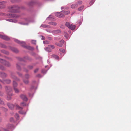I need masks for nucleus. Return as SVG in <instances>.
I'll use <instances>...</instances> for the list:
<instances>
[{"mask_svg": "<svg viewBox=\"0 0 131 131\" xmlns=\"http://www.w3.org/2000/svg\"><path fill=\"white\" fill-rule=\"evenodd\" d=\"M21 106H26V104L25 103L23 102L20 104Z\"/></svg>", "mask_w": 131, "mask_h": 131, "instance_id": "obj_32", "label": "nucleus"}, {"mask_svg": "<svg viewBox=\"0 0 131 131\" xmlns=\"http://www.w3.org/2000/svg\"><path fill=\"white\" fill-rule=\"evenodd\" d=\"M3 13H0V15H1Z\"/></svg>", "mask_w": 131, "mask_h": 131, "instance_id": "obj_58", "label": "nucleus"}, {"mask_svg": "<svg viewBox=\"0 0 131 131\" xmlns=\"http://www.w3.org/2000/svg\"><path fill=\"white\" fill-rule=\"evenodd\" d=\"M29 75L28 74H26L25 75V78L26 79H28L29 78Z\"/></svg>", "mask_w": 131, "mask_h": 131, "instance_id": "obj_42", "label": "nucleus"}, {"mask_svg": "<svg viewBox=\"0 0 131 131\" xmlns=\"http://www.w3.org/2000/svg\"><path fill=\"white\" fill-rule=\"evenodd\" d=\"M41 27L45 28H50V26L45 24H42L41 25Z\"/></svg>", "mask_w": 131, "mask_h": 131, "instance_id": "obj_14", "label": "nucleus"}, {"mask_svg": "<svg viewBox=\"0 0 131 131\" xmlns=\"http://www.w3.org/2000/svg\"><path fill=\"white\" fill-rule=\"evenodd\" d=\"M55 48L54 46L52 45H49L47 47H46L45 48V50L49 52L51 51L52 50Z\"/></svg>", "mask_w": 131, "mask_h": 131, "instance_id": "obj_3", "label": "nucleus"}, {"mask_svg": "<svg viewBox=\"0 0 131 131\" xmlns=\"http://www.w3.org/2000/svg\"><path fill=\"white\" fill-rule=\"evenodd\" d=\"M0 68L2 70H4L5 69V68L2 66H0Z\"/></svg>", "mask_w": 131, "mask_h": 131, "instance_id": "obj_36", "label": "nucleus"}, {"mask_svg": "<svg viewBox=\"0 0 131 131\" xmlns=\"http://www.w3.org/2000/svg\"><path fill=\"white\" fill-rule=\"evenodd\" d=\"M17 69L18 70H20L21 69L20 68V67L18 64H17Z\"/></svg>", "mask_w": 131, "mask_h": 131, "instance_id": "obj_41", "label": "nucleus"}, {"mask_svg": "<svg viewBox=\"0 0 131 131\" xmlns=\"http://www.w3.org/2000/svg\"><path fill=\"white\" fill-rule=\"evenodd\" d=\"M62 12L63 14H64V15H66L70 13V11H65L62 10Z\"/></svg>", "mask_w": 131, "mask_h": 131, "instance_id": "obj_17", "label": "nucleus"}, {"mask_svg": "<svg viewBox=\"0 0 131 131\" xmlns=\"http://www.w3.org/2000/svg\"><path fill=\"white\" fill-rule=\"evenodd\" d=\"M2 39L7 40H9V38L7 36L3 35L2 36Z\"/></svg>", "mask_w": 131, "mask_h": 131, "instance_id": "obj_13", "label": "nucleus"}, {"mask_svg": "<svg viewBox=\"0 0 131 131\" xmlns=\"http://www.w3.org/2000/svg\"><path fill=\"white\" fill-rule=\"evenodd\" d=\"M0 76L2 77H4L7 76V74L5 73L0 72Z\"/></svg>", "mask_w": 131, "mask_h": 131, "instance_id": "obj_18", "label": "nucleus"}, {"mask_svg": "<svg viewBox=\"0 0 131 131\" xmlns=\"http://www.w3.org/2000/svg\"><path fill=\"white\" fill-rule=\"evenodd\" d=\"M2 88V86L0 84V89H1Z\"/></svg>", "mask_w": 131, "mask_h": 131, "instance_id": "obj_53", "label": "nucleus"}, {"mask_svg": "<svg viewBox=\"0 0 131 131\" xmlns=\"http://www.w3.org/2000/svg\"><path fill=\"white\" fill-rule=\"evenodd\" d=\"M6 3V2L4 1L0 2V8L2 9L4 8L5 7Z\"/></svg>", "mask_w": 131, "mask_h": 131, "instance_id": "obj_8", "label": "nucleus"}, {"mask_svg": "<svg viewBox=\"0 0 131 131\" xmlns=\"http://www.w3.org/2000/svg\"><path fill=\"white\" fill-rule=\"evenodd\" d=\"M3 83L9 84L11 82V81L10 80L7 79L4 80L3 81H1Z\"/></svg>", "mask_w": 131, "mask_h": 131, "instance_id": "obj_11", "label": "nucleus"}, {"mask_svg": "<svg viewBox=\"0 0 131 131\" xmlns=\"http://www.w3.org/2000/svg\"><path fill=\"white\" fill-rule=\"evenodd\" d=\"M95 1V0H92L89 3V4L90 6H91L94 3V2Z\"/></svg>", "mask_w": 131, "mask_h": 131, "instance_id": "obj_29", "label": "nucleus"}, {"mask_svg": "<svg viewBox=\"0 0 131 131\" xmlns=\"http://www.w3.org/2000/svg\"><path fill=\"white\" fill-rule=\"evenodd\" d=\"M60 42L63 44V43H64V40H62L60 41Z\"/></svg>", "mask_w": 131, "mask_h": 131, "instance_id": "obj_48", "label": "nucleus"}, {"mask_svg": "<svg viewBox=\"0 0 131 131\" xmlns=\"http://www.w3.org/2000/svg\"><path fill=\"white\" fill-rule=\"evenodd\" d=\"M55 44L56 45L60 47H61L62 46V43L60 42H56Z\"/></svg>", "mask_w": 131, "mask_h": 131, "instance_id": "obj_21", "label": "nucleus"}, {"mask_svg": "<svg viewBox=\"0 0 131 131\" xmlns=\"http://www.w3.org/2000/svg\"><path fill=\"white\" fill-rule=\"evenodd\" d=\"M24 71H25L26 72H27L28 71V70H24Z\"/></svg>", "mask_w": 131, "mask_h": 131, "instance_id": "obj_54", "label": "nucleus"}, {"mask_svg": "<svg viewBox=\"0 0 131 131\" xmlns=\"http://www.w3.org/2000/svg\"><path fill=\"white\" fill-rule=\"evenodd\" d=\"M61 31L60 30H54L52 31V32L54 34H58L60 33Z\"/></svg>", "mask_w": 131, "mask_h": 131, "instance_id": "obj_12", "label": "nucleus"}, {"mask_svg": "<svg viewBox=\"0 0 131 131\" xmlns=\"http://www.w3.org/2000/svg\"><path fill=\"white\" fill-rule=\"evenodd\" d=\"M0 62L4 64L7 67L9 66H10V64L8 62H6L4 60L0 58Z\"/></svg>", "mask_w": 131, "mask_h": 131, "instance_id": "obj_5", "label": "nucleus"}, {"mask_svg": "<svg viewBox=\"0 0 131 131\" xmlns=\"http://www.w3.org/2000/svg\"><path fill=\"white\" fill-rule=\"evenodd\" d=\"M64 9V8H63V7H61V9Z\"/></svg>", "mask_w": 131, "mask_h": 131, "instance_id": "obj_55", "label": "nucleus"}, {"mask_svg": "<svg viewBox=\"0 0 131 131\" xmlns=\"http://www.w3.org/2000/svg\"><path fill=\"white\" fill-rule=\"evenodd\" d=\"M10 121L11 122H13L14 121L13 118H12V117H11V118H10Z\"/></svg>", "mask_w": 131, "mask_h": 131, "instance_id": "obj_44", "label": "nucleus"}, {"mask_svg": "<svg viewBox=\"0 0 131 131\" xmlns=\"http://www.w3.org/2000/svg\"><path fill=\"white\" fill-rule=\"evenodd\" d=\"M52 57L55 58L56 59H59V57L56 55L53 54L51 56Z\"/></svg>", "mask_w": 131, "mask_h": 131, "instance_id": "obj_24", "label": "nucleus"}, {"mask_svg": "<svg viewBox=\"0 0 131 131\" xmlns=\"http://www.w3.org/2000/svg\"><path fill=\"white\" fill-rule=\"evenodd\" d=\"M1 108H2V109L3 111H4L6 112V111H7V109L5 108L4 107H2Z\"/></svg>", "mask_w": 131, "mask_h": 131, "instance_id": "obj_35", "label": "nucleus"}, {"mask_svg": "<svg viewBox=\"0 0 131 131\" xmlns=\"http://www.w3.org/2000/svg\"><path fill=\"white\" fill-rule=\"evenodd\" d=\"M20 97L24 101H26L27 100V98L25 95L21 94L20 95Z\"/></svg>", "mask_w": 131, "mask_h": 131, "instance_id": "obj_9", "label": "nucleus"}, {"mask_svg": "<svg viewBox=\"0 0 131 131\" xmlns=\"http://www.w3.org/2000/svg\"><path fill=\"white\" fill-rule=\"evenodd\" d=\"M37 76L38 77H41V75L40 74H39L37 75Z\"/></svg>", "mask_w": 131, "mask_h": 131, "instance_id": "obj_50", "label": "nucleus"}, {"mask_svg": "<svg viewBox=\"0 0 131 131\" xmlns=\"http://www.w3.org/2000/svg\"><path fill=\"white\" fill-rule=\"evenodd\" d=\"M10 49L13 52L16 53H17L18 52V50L17 49L11 47L10 48Z\"/></svg>", "mask_w": 131, "mask_h": 131, "instance_id": "obj_19", "label": "nucleus"}, {"mask_svg": "<svg viewBox=\"0 0 131 131\" xmlns=\"http://www.w3.org/2000/svg\"><path fill=\"white\" fill-rule=\"evenodd\" d=\"M7 105L11 109H12L14 107V105L9 103H8L7 104Z\"/></svg>", "mask_w": 131, "mask_h": 131, "instance_id": "obj_15", "label": "nucleus"}, {"mask_svg": "<svg viewBox=\"0 0 131 131\" xmlns=\"http://www.w3.org/2000/svg\"><path fill=\"white\" fill-rule=\"evenodd\" d=\"M6 129H4V131H9V129H11L13 127V126L10 124H8L6 126Z\"/></svg>", "mask_w": 131, "mask_h": 131, "instance_id": "obj_7", "label": "nucleus"}, {"mask_svg": "<svg viewBox=\"0 0 131 131\" xmlns=\"http://www.w3.org/2000/svg\"><path fill=\"white\" fill-rule=\"evenodd\" d=\"M40 36L41 37L42 39L45 40V38L44 36Z\"/></svg>", "mask_w": 131, "mask_h": 131, "instance_id": "obj_45", "label": "nucleus"}, {"mask_svg": "<svg viewBox=\"0 0 131 131\" xmlns=\"http://www.w3.org/2000/svg\"><path fill=\"white\" fill-rule=\"evenodd\" d=\"M55 16L58 17H63L64 16V14H63L62 11L60 12H57L55 14Z\"/></svg>", "mask_w": 131, "mask_h": 131, "instance_id": "obj_6", "label": "nucleus"}, {"mask_svg": "<svg viewBox=\"0 0 131 131\" xmlns=\"http://www.w3.org/2000/svg\"><path fill=\"white\" fill-rule=\"evenodd\" d=\"M59 50L62 52L63 53H64V52L65 51V50L64 49H59Z\"/></svg>", "mask_w": 131, "mask_h": 131, "instance_id": "obj_31", "label": "nucleus"}, {"mask_svg": "<svg viewBox=\"0 0 131 131\" xmlns=\"http://www.w3.org/2000/svg\"><path fill=\"white\" fill-rule=\"evenodd\" d=\"M60 28H64V26L63 25H61L60 27Z\"/></svg>", "mask_w": 131, "mask_h": 131, "instance_id": "obj_49", "label": "nucleus"}, {"mask_svg": "<svg viewBox=\"0 0 131 131\" xmlns=\"http://www.w3.org/2000/svg\"><path fill=\"white\" fill-rule=\"evenodd\" d=\"M70 25L69 23L68 22H66V25L68 27H69Z\"/></svg>", "mask_w": 131, "mask_h": 131, "instance_id": "obj_30", "label": "nucleus"}, {"mask_svg": "<svg viewBox=\"0 0 131 131\" xmlns=\"http://www.w3.org/2000/svg\"><path fill=\"white\" fill-rule=\"evenodd\" d=\"M33 68V66H29L28 67V69H32Z\"/></svg>", "mask_w": 131, "mask_h": 131, "instance_id": "obj_38", "label": "nucleus"}, {"mask_svg": "<svg viewBox=\"0 0 131 131\" xmlns=\"http://www.w3.org/2000/svg\"><path fill=\"white\" fill-rule=\"evenodd\" d=\"M4 93L0 91V95L1 96H2L3 95Z\"/></svg>", "mask_w": 131, "mask_h": 131, "instance_id": "obj_47", "label": "nucleus"}, {"mask_svg": "<svg viewBox=\"0 0 131 131\" xmlns=\"http://www.w3.org/2000/svg\"><path fill=\"white\" fill-rule=\"evenodd\" d=\"M12 95V94H8L7 96V99L8 100H9L11 99V96Z\"/></svg>", "mask_w": 131, "mask_h": 131, "instance_id": "obj_20", "label": "nucleus"}, {"mask_svg": "<svg viewBox=\"0 0 131 131\" xmlns=\"http://www.w3.org/2000/svg\"><path fill=\"white\" fill-rule=\"evenodd\" d=\"M2 35L0 34V38H2Z\"/></svg>", "mask_w": 131, "mask_h": 131, "instance_id": "obj_52", "label": "nucleus"}, {"mask_svg": "<svg viewBox=\"0 0 131 131\" xmlns=\"http://www.w3.org/2000/svg\"><path fill=\"white\" fill-rule=\"evenodd\" d=\"M15 41L16 43L19 44L21 46L27 49H28L30 50H33L34 48L33 47L27 46L25 45V43L23 41H20L17 39H15Z\"/></svg>", "mask_w": 131, "mask_h": 131, "instance_id": "obj_1", "label": "nucleus"}, {"mask_svg": "<svg viewBox=\"0 0 131 131\" xmlns=\"http://www.w3.org/2000/svg\"><path fill=\"white\" fill-rule=\"evenodd\" d=\"M49 38V39H50H50H51V38H50H50Z\"/></svg>", "mask_w": 131, "mask_h": 131, "instance_id": "obj_57", "label": "nucleus"}, {"mask_svg": "<svg viewBox=\"0 0 131 131\" xmlns=\"http://www.w3.org/2000/svg\"><path fill=\"white\" fill-rule=\"evenodd\" d=\"M15 78H16V77H15Z\"/></svg>", "mask_w": 131, "mask_h": 131, "instance_id": "obj_59", "label": "nucleus"}, {"mask_svg": "<svg viewBox=\"0 0 131 131\" xmlns=\"http://www.w3.org/2000/svg\"><path fill=\"white\" fill-rule=\"evenodd\" d=\"M82 3V2L81 1H79L77 2L76 3L73 4L71 6V8L73 9L76 8L79 5H80Z\"/></svg>", "mask_w": 131, "mask_h": 131, "instance_id": "obj_4", "label": "nucleus"}, {"mask_svg": "<svg viewBox=\"0 0 131 131\" xmlns=\"http://www.w3.org/2000/svg\"><path fill=\"white\" fill-rule=\"evenodd\" d=\"M84 5H82L78 9V10L80 11H81L84 8Z\"/></svg>", "mask_w": 131, "mask_h": 131, "instance_id": "obj_23", "label": "nucleus"}, {"mask_svg": "<svg viewBox=\"0 0 131 131\" xmlns=\"http://www.w3.org/2000/svg\"><path fill=\"white\" fill-rule=\"evenodd\" d=\"M75 26L71 24L68 27L72 30H73L75 28Z\"/></svg>", "mask_w": 131, "mask_h": 131, "instance_id": "obj_16", "label": "nucleus"}, {"mask_svg": "<svg viewBox=\"0 0 131 131\" xmlns=\"http://www.w3.org/2000/svg\"><path fill=\"white\" fill-rule=\"evenodd\" d=\"M19 8L17 6H13L9 8V11L11 12L17 13L18 12Z\"/></svg>", "mask_w": 131, "mask_h": 131, "instance_id": "obj_2", "label": "nucleus"}, {"mask_svg": "<svg viewBox=\"0 0 131 131\" xmlns=\"http://www.w3.org/2000/svg\"><path fill=\"white\" fill-rule=\"evenodd\" d=\"M39 69L38 68L36 69L34 71V72L35 73L37 72L38 70Z\"/></svg>", "mask_w": 131, "mask_h": 131, "instance_id": "obj_46", "label": "nucleus"}, {"mask_svg": "<svg viewBox=\"0 0 131 131\" xmlns=\"http://www.w3.org/2000/svg\"><path fill=\"white\" fill-rule=\"evenodd\" d=\"M13 86L14 88V87H16L17 86V83L15 82V81H14L13 82Z\"/></svg>", "mask_w": 131, "mask_h": 131, "instance_id": "obj_26", "label": "nucleus"}, {"mask_svg": "<svg viewBox=\"0 0 131 131\" xmlns=\"http://www.w3.org/2000/svg\"><path fill=\"white\" fill-rule=\"evenodd\" d=\"M0 46L3 48H6V47L5 45L2 43L0 44Z\"/></svg>", "mask_w": 131, "mask_h": 131, "instance_id": "obj_28", "label": "nucleus"}, {"mask_svg": "<svg viewBox=\"0 0 131 131\" xmlns=\"http://www.w3.org/2000/svg\"><path fill=\"white\" fill-rule=\"evenodd\" d=\"M31 43L34 44L35 45L36 43V42L35 40H32L31 41Z\"/></svg>", "mask_w": 131, "mask_h": 131, "instance_id": "obj_39", "label": "nucleus"}, {"mask_svg": "<svg viewBox=\"0 0 131 131\" xmlns=\"http://www.w3.org/2000/svg\"><path fill=\"white\" fill-rule=\"evenodd\" d=\"M14 90L15 91V93H18L19 92V90L16 87L14 88Z\"/></svg>", "mask_w": 131, "mask_h": 131, "instance_id": "obj_27", "label": "nucleus"}, {"mask_svg": "<svg viewBox=\"0 0 131 131\" xmlns=\"http://www.w3.org/2000/svg\"><path fill=\"white\" fill-rule=\"evenodd\" d=\"M64 36L66 37V39H68V36L67 34H66L64 35Z\"/></svg>", "mask_w": 131, "mask_h": 131, "instance_id": "obj_37", "label": "nucleus"}, {"mask_svg": "<svg viewBox=\"0 0 131 131\" xmlns=\"http://www.w3.org/2000/svg\"><path fill=\"white\" fill-rule=\"evenodd\" d=\"M0 131H1V130H0Z\"/></svg>", "mask_w": 131, "mask_h": 131, "instance_id": "obj_60", "label": "nucleus"}, {"mask_svg": "<svg viewBox=\"0 0 131 131\" xmlns=\"http://www.w3.org/2000/svg\"><path fill=\"white\" fill-rule=\"evenodd\" d=\"M43 43L45 44H48L49 43V42L47 41H43Z\"/></svg>", "mask_w": 131, "mask_h": 131, "instance_id": "obj_40", "label": "nucleus"}, {"mask_svg": "<svg viewBox=\"0 0 131 131\" xmlns=\"http://www.w3.org/2000/svg\"><path fill=\"white\" fill-rule=\"evenodd\" d=\"M24 82L26 84H28L29 83L28 81L27 80H24Z\"/></svg>", "mask_w": 131, "mask_h": 131, "instance_id": "obj_33", "label": "nucleus"}, {"mask_svg": "<svg viewBox=\"0 0 131 131\" xmlns=\"http://www.w3.org/2000/svg\"><path fill=\"white\" fill-rule=\"evenodd\" d=\"M15 117L17 119H18L19 118V116L18 114H16L15 115Z\"/></svg>", "mask_w": 131, "mask_h": 131, "instance_id": "obj_34", "label": "nucleus"}, {"mask_svg": "<svg viewBox=\"0 0 131 131\" xmlns=\"http://www.w3.org/2000/svg\"><path fill=\"white\" fill-rule=\"evenodd\" d=\"M14 17H18V16H14Z\"/></svg>", "mask_w": 131, "mask_h": 131, "instance_id": "obj_56", "label": "nucleus"}, {"mask_svg": "<svg viewBox=\"0 0 131 131\" xmlns=\"http://www.w3.org/2000/svg\"><path fill=\"white\" fill-rule=\"evenodd\" d=\"M5 89L7 92H8L12 91V89L10 86H6L5 87Z\"/></svg>", "mask_w": 131, "mask_h": 131, "instance_id": "obj_10", "label": "nucleus"}, {"mask_svg": "<svg viewBox=\"0 0 131 131\" xmlns=\"http://www.w3.org/2000/svg\"><path fill=\"white\" fill-rule=\"evenodd\" d=\"M16 107H17V108L18 109H23V108L22 107H20V106H19L18 105H16Z\"/></svg>", "mask_w": 131, "mask_h": 131, "instance_id": "obj_43", "label": "nucleus"}, {"mask_svg": "<svg viewBox=\"0 0 131 131\" xmlns=\"http://www.w3.org/2000/svg\"><path fill=\"white\" fill-rule=\"evenodd\" d=\"M1 51L2 52L4 53H5L7 55H8L9 54V52H8L4 50H2Z\"/></svg>", "mask_w": 131, "mask_h": 131, "instance_id": "obj_25", "label": "nucleus"}, {"mask_svg": "<svg viewBox=\"0 0 131 131\" xmlns=\"http://www.w3.org/2000/svg\"><path fill=\"white\" fill-rule=\"evenodd\" d=\"M19 75V76H20L22 75V74L21 73H17Z\"/></svg>", "mask_w": 131, "mask_h": 131, "instance_id": "obj_51", "label": "nucleus"}, {"mask_svg": "<svg viewBox=\"0 0 131 131\" xmlns=\"http://www.w3.org/2000/svg\"><path fill=\"white\" fill-rule=\"evenodd\" d=\"M49 23L50 25H54V26H56L57 24L56 23L53 21L50 22Z\"/></svg>", "mask_w": 131, "mask_h": 131, "instance_id": "obj_22", "label": "nucleus"}]
</instances>
